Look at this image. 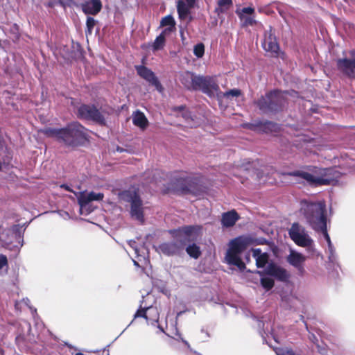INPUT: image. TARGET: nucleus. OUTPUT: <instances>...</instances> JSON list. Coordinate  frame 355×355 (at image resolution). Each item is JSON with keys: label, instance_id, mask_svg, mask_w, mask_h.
<instances>
[{"label": "nucleus", "instance_id": "nucleus-34", "mask_svg": "<svg viewBox=\"0 0 355 355\" xmlns=\"http://www.w3.org/2000/svg\"><path fill=\"white\" fill-rule=\"evenodd\" d=\"M275 351L277 355H295L292 350L288 349L276 348Z\"/></svg>", "mask_w": 355, "mask_h": 355}, {"label": "nucleus", "instance_id": "nucleus-37", "mask_svg": "<svg viewBox=\"0 0 355 355\" xmlns=\"http://www.w3.org/2000/svg\"><path fill=\"white\" fill-rule=\"evenodd\" d=\"M95 22L96 21H95L94 19L92 17H88L87 19L86 24H87V28L88 32L89 33H91L94 26H95Z\"/></svg>", "mask_w": 355, "mask_h": 355}, {"label": "nucleus", "instance_id": "nucleus-39", "mask_svg": "<svg viewBox=\"0 0 355 355\" xmlns=\"http://www.w3.org/2000/svg\"><path fill=\"white\" fill-rule=\"evenodd\" d=\"M176 335L178 336L177 340H180L182 343H184L187 347H189V345L187 340H185L183 338L181 337V335L178 331L176 332Z\"/></svg>", "mask_w": 355, "mask_h": 355}, {"label": "nucleus", "instance_id": "nucleus-18", "mask_svg": "<svg viewBox=\"0 0 355 355\" xmlns=\"http://www.w3.org/2000/svg\"><path fill=\"white\" fill-rule=\"evenodd\" d=\"M264 272L266 275L274 277L281 281H285L289 277V275L284 268L274 263H270Z\"/></svg>", "mask_w": 355, "mask_h": 355}, {"label": "nucleus", "instance_id": "nucleus-42", "mask_svg": "<svg viewBox=\"0 0 355 355\" xmlns=\"http://www.w3.org/2000/svg\"><path fill=\"white\" fill-rule=\"evenodd\" d=\"M202 334H205V336L202 338L203 339L209 337V335L207 332H204L203 331H202Z\"/></svg>", "mask_w": 355, "mask_h": 355}, {"label": "nucleus", "instance_id": "nucleus-45", "mask_svg": "<svg viewBox=\"0 0 355 355\" xmlns=\"http://www.w3.org/2000/svg\"><path fill=\"white\" fill-rule=\"evenodd\" d=\"M181 37H182V41L184 42L185 40V37H184L182 32H181Z\"/></svg>", "mask_w": 355, "mask_h": 355}, {"label": "nucleus", "instance_id": "nucleus-5", "mask_svg": "<svg viewBox=\"0 0 355 355\" xmlns=\"http://www.w3.org/2000/svg\"><path fill=\"white\" fill-rule=\"evenodd\" d=\"M253 243L248 236H239L229 243V249L225 255L226 262L229 265L236 266L240 270L245 268V263L241 260L240 254Z\"/></svg>", "mask_w": 355, "mask_h": 355}, {"label": "nucleus", "instance_id": "nucleus-4", "mask_svg": "<svg viewBox=\"0 0 355 355\" xmlns=\"http://www.w3.org/2000/svg\"><path fill=\"white\" fill-rule=\"evenodd\" d=\"M288 175L300 177L311 185L319 186L328 185L336 182L340 173L335 168H320L313 173L297 171L288 173Z\"/></svg>", "mask_w": 355, "mask_h": 355}, {"label": "nucleus", "instance_id": "nucleus-8", "mask_svg": "<svg viewBox=\"0 0 355 355\" xmlns=\"http://www.w3.org/2000/svg\"><path fill=\"white\" fill-rule=\"evenodd\" d=\"M288 92L275 91L258 101V106L263 111H275L284 105L287 99Z\"/></svg>", "mask_w": 355, "mask_h": 355}, {"label": "nucleus", "instance_id": "nucleus-19", "mask_svg": "<svg viewBox=\"0 0 355 355\" xmlns=\"http://www.w3.org/2000/svg\"><path fill=\"white\" fill-rule=\"evenodd\" d=\"M236 12L239 15L243 26H252L256 23L254 16V9L253 8H243L241 10H237Z\"/></svg>", "mask_w": 355, "mask_h": 355}, {"label": "nucleus", "instance_id": "nucleus-15", "mask_svg": "<svg viewBox=\"0 0 355 355\" xmlns=\"http://www.w3.org/2000/svg\"><path fill=\"white\" fill-rule=\"evenodd\" d=\"M306 259L304 255L293 250L290 251V254L287 257V261L297 270L300 275H303L305 272L304 263Z\"/></svg>", "mask_w": 355, "mask_h": 355}, {"label": "nucleus", "instance_id": "nucleus-9", "mask_svg": "<svg viewBox=\"0 0 355 355\" xmlns=\"http://www.w3.org/2000/svg\"><path fill=\"white\" fill-rule=\"evenodd\" d=\"M0 241L6 248L11 250L19 252L23 246L24 241L19 232L15 229H8L0 234Z\"/></svg>", "mask_w": 355, "mask_h": 355}, {"label": "nucleus", "instance_id": "nucleus-12", "mask_svg": "<svg viewBox=\"0 0 355 355\" xmlns=\"http://www.w3.org/2000/svg\"><path fill=\"white\" fill-rule=\"evenodd\" d=\"M198 89L209 96H219V86L214 77L200 76Z\"/></svg>", "mask_w": 355, "mask_h": 355}, {"label": "nucleus", "instance_id": "nucleus-13", "mask_svg": "<svg viewBox=\"0 0 355 355\" xmlns=\"http://www.w3.org/2000/svg\"><path fill=\"white\" fill-rule=\"evenodd\" d=\"M79 117L91 119L96 122L103 123L104 118L101 113L94 106L82 105L78 110Z\"/></svg>", "mask_w": 355, "mask_h": 355}, {"label": "nucleus", "instance_id": "nucleus-30", "mask_svg": "<svg viewBox=\"0 0 355 355\" xmlns=\"http://www.w3.org/2000/svg\"><path fill=\"white\" fill-rule=\"evenodd\" d=\"M161 26H168L166 29L167 30V33L171 32L174 28L175 21L172 16L168 15L164 17L161 21Z\"/></svg>", "mask_w": 355, "mask_h": 355}, {"label": "nucleus", "instance_id": "nucleus-26", "mask_svg": "<svg viewBox=\"0 0 355 355\" xmlns=\"http://www.w3.org/2000/svg\"><path fill=\"white\" fill-rule=\"evenodd\" d=\"M238 218L239 217L236 211H228L223 214L222 224L227 227H232L235 224Z\"/></svg>", "mask_w": 355, "mask_h": 355}, {"label": "nucleus", "instance_id": "nucleus-2", "mask_svg": "<svg viewBox=\"0 0 355 355\" xmlns=\"http://www.w3.org/2000/svg\"><path fill=\"white\" fill-rule=\"evenodd\" d=\"M200 226H186L174 232L177 242L165 243L158 248L159 252L171 255L177 253L187 241L196 240L200 234Z\"/></svg>", "mask_w": 355, "mask_h": 355}, {"label": "nucleus", "instance_id": "nucleus-16", "mask_svg": "<svg viewBox=\"0 0 355 355\" xmlns=\"http://www.w3.org/2000/svg\"><path fill=\"white\" fill-rule=\"evenodd\" d=\"M338 69L346 76L350 78H355V53L353 54V58L339 59L337 61Z\"/></svg>", "mask_w": 355, "mask_h": 355}, {"label": "nucleus", "instance_id": "nucleus-35", "mask_svg": "<svg viewBox=\"0 0 355 355\" xmlns=\"http://www.w3.org/2000/svg\"><path fill=\"white\" fill-rule=\"evenodd\" d=\"M241 94V92L239 89H231L229 92L223 94V96L226 98H230V96H239Z\"/></svg>", "mask_w": 355, "mask_h": 355}, {"label": "nucleus", "instance_id": "nucleus-46", "mask_svg": "<svg viewBox=\"0 0 355 355\" xmlns=\"http://www.w3.org/2000/svg\"><path fill=\"white\" fill-rule=\"evenodd\" d=\"M76 355H84V354L82 353H77Z\"/></svg>", "mask_w": 355, "mask_h": 355}, {"label": "nucleus", "instance_id": "nucleus-41", "mask_svg": "<svg viewBox=\"0 0 355 355\" xmlns=\"http://www.w3.org/2000/svg\"><path fill=\"white\" fill-rule=\"evenodd\" d=\"M189 6H194L196 0H185Z\"/></svg>", "mask_w": 355, "mask_h": 355}, {"label": "nucleus", "instance_id": "nucleus-29", "mask_svg": "<svg viewBox=\"0 0 355 355\" xmlns=\"http://www.w3.org/2000/svg\"><path fill=\"white\" fill-rule=\"evenodd\" d=\"M167 30L168 29H164L162 33L155 39L153 44V49L154 51L162 49L164 47L165 44V35L167 34Z\"/></svg>", "mask_w": 355, "mask_h": 355}, {"label": "nucleus", "instance_id": "nucleus-25", "mask_svg": "<svg viewBox=\"0 0 355 355\" xmlns=\"http://www.w3.org/2000/svg\"><path fill=\"white\" fill-rule=\"evenodd\" d=\"M132 122L136 126L141 129L146 128L148 125V120L146 116L140 111H137L133 113Z\"/></svg>", "mask_w": 355, "mask_h": 355}, {"label": "nucleus", "instance_id": "nucleus-43", "mask_svg": "<svg viewBox=\"0 0 355 355\" xmlns=\"http://www.w3.org/2000/svg\"><path fill=\"white\" fill-rule=\"evenodd\" d=\"M61 187L64 188L66 190L71 191L70 189L69 188V187L67 185H64V184L61 185Z\"/></svg>", "mask_w": 355, "mask_h": 355}, {"label": "nucleus", "instance_id": "nucleus-1", "mask_svg": "<svg viewBox=\"0 0 355 355\" xmlns=\"http://www.w3.org/2000/svg\"><path fill=\"white\" fill-rule=\"evenodd\" d=\"M325 208V204L322 201L313 202L303 200L301 202L300 212L312 229L322 234L328 248L331 249L333 245L327 230Z\"/></svg>", "mask_w": 355, "mask_h": 355}, {"label": "nucleus", "instance_id": "nucleus-31", "mask_svg": "<svg viewBox=\"0 0 355 355\" xmlns=\"http://www.w3.org/2000/svg\"><path fill=\"white\" fill-rule=\"evenodd\" d=\"M232 4V0H219L218 1V8L216 11L218 14L227 10Z\"/></svg>", "mask_w": 355, "mask_h": 355}, {"label": "nucleus", "instance_id": "nucleus-32", "mask_svg": "<svg viewBox=\"0 0 355 355\" xmlns=\"http://www.w3.org/2000/svg\"><path fill=\"white\" fill-rule=\"evenodd\" d=\"M187 252L194 259H197L200 255V248L196 244L189 245L187 249Z\"/></svg>", "mask_w": 355, "mask_h": 355}, {"label": "nucleus", "instance_id": "nucleus-6", "mask_svg": "<svg viewBox=\"0 0 355 355\" xmlns=\"http://www.w3.org/2000/svg\"><path fill=\"white\" fill-rule=\"evenodd\" d=\"M119 198L121 202L130 203L131 217L141 223H144L145 207L137 191L133 188L130 189L120 193Z\"/></svg>", "mask_w": 355, "mask_h": 355}, {"label": "nucleus", "instance_id": "nucleus-14", "mask_svg": "<svg viewBox=\"0 0 355 355\" xmlns=\"http://www.w3.org/2000/svg\"><path fill=\"white\" fill-rule=\"evenodd\" d=\"M136 69L137 73L142 78L148 82L149 84L154 86L158 92H162L163 91V87L160 84L159 80L150 69H148L144 66H137Z\"/></svg>", "mask_w": 355, "mask_h": 355}, {"label": "nucleus", "instance_id": "nucleus-40", "mask_svg": "<svg viewBox=\"0 0 355 355\" xmlns=\"http://www.w3.org/2000/svg\"><path fill=\"white\" fill-rule=\"evenodd\" d=\"M309 339L310 340H311L313 343H317L318 342V338L317 337L314 335V334H311L309 336Z\"/></svg>", "mask_w": 355, "mask_h": 355}, {"label": "nucleus", "instance_id": "nucleus-47", "mask_svg": "<svg viewBox=\"0 0 355 355\" xmlns=\"http://www.w3.org/2000/svg\"><path fill=\"white\" fill-rule=\"evenodd\" d=\"M246 259H247V261H249V259H250L249 257H246Z\"/></svg>", "mask_w": 355, "mask_h": 355}, {"label": "nucleus", "instance_id": "nucleus-44", "mask_svg": "<svg viewBox=\"0 0 355 355\" xmlns=\"http://www.w3.org/2000/svg\"><path fill=\"white\" fill-rule=\"evenodd\" d=\"M134 265L136 266H139V263L137 261L133 259Z\"/></svg>", "mask_w": 355, "mask_h": 355}, {"label": "nucleus", "instance_id": "nucleus-3", "mask_svg": "<svg viewBox=\"0 0 355 355\" xmlns=\"http://www.w3.org/2000/svg\"><path fill=\"white\" fill-rule=\"evenodd\" d=\"M44 132L69 146L82 143L87 137V130L78 123H73L64 129L46 128Z\"/></svg>", "mask_w": 355, "mask_h": 355}, {"label": "nucleus", "instance_id": "nucleus-7", "mask_svg": "<svg viewBox=\"0 0 355 355\" xmlns=\"http://www.w3.org/2000/svg\"><path fill=\"white\" fill-rule=\"evenodd\" d=\"M288 233L296 245L307 248L309 252L313 251V241L302 225L297 223H293Z\"/></svg>", "mask_w": 355, "mask_h": 355}, {"label": "nucleus", "instance_id": "nucleus-20", "mask_svg": "<svg viewBox=\"0 0 355 355\" xmlns=\"http://www.w3.org/2000/svg\"><path fill=\"white\" fill-rule=\"evenodd\" d=\"M262 46L263 49L269 53H277L279 50V46L277 43L276 38L271 32H266L264 35V39L262 42Z\"/></svg>", "mask_w": 355, "mask_h": 355}, {"label": "nucleus", "instance_id": "nucleus-17", "mask_svg": "<svg viewBox=\"0 0 355 355\" xmlns=\"http://www.w3.org/2000/svg\"><path fill=\"white\" fill-rule=\"evenodd\" d=\"M200 76L190 71H184L181 73L180 80L188 89L197 90Z\"/></svg>", "mask_w": 355, "mask_h": 355}, {"label": "nucleus", "instance_id": "nucleus-27", "mask_svg": "<svg viewBox=\"0 0 355 355\" xmlns=\"http://www.w3.org/2000/svg\"><path fill=\"white\" fill-rule=\"evenodd\" d=\"M193 6H189V4L182 0H178L177 4L178 12L179 17L182 19L187 18L189 14V10Z\"/></svg>", "mask_w": 355, "mask_h": 355}, {"label": "nucleus", "instance_id": "nucleus-10", "mask_svg": "<svg viewBox=\"0 0 355 355\" xmlns=\"http://www.w3.org/2000/svg\"><path fill=\"white\" fill-rule=\"evenodd\" d=\"M78 198V202L80 205V214H88L93 209L91 208L90 202L92 201H100L103 198V194L102 193L95 192H79L76 193Z\"/></svg>", "mask_w": 355, "mask_h": 355}, {"label": "nucleus", "instance_id": "nucleus-33", "mask_svg": "<svg viewBox=\"0 0 355 355\" xmlns=\"http://www.w3.org/2000/svg\"><path fill=\"white\" fill-rule=\"evenodd\" d=\"M205 53V46L202 43H199L194 46L193 53L197 58H202Z\"/></svg>", "mask_w": 355, "mask_h": 355}, {"label": "nucleus", "instance_id": "nucleus-23", "mask_svg": "<svg viewBox=\"0 0 355 355\" xmlns=\"http://www.w3.org/2000/svg\"><path fill=\"white\" fill-rule=\"evenodd\" d=\"M82 8L85 14L96 15L101 9V3L99 0H89L82 4Z\"/></svg>", "mask_w": 355, "mask_h": 355}, {"label": "nucleus", "instance_id": "nucleus-24", "mask_svg": "<svg viewBox=\"0 0 355 355\" xmlns=\"http://www.w3.org/2000/svg\"><path fill=\"white\" fill-rule=\"evenodd\" d=\"M252 256L256 260L257 268H263L268 261V254L259 248L252 249Z\"/></svg>", "mask_w": 355, "mask_h": 355}, {"label": "nucleus", "instance_id": "nucleus-11", "mask_svg": "<svg viewBox=\"0 0 355 355\" xmlns=\"http://www.w3.org/2000/svg\"><path fill=\"white\" fill-rule=\"evenodd\" d=\"M144 318L148 324L156 326L161 331L164 332L163 328L160 325H157L159 318V313L157 307L152 306H143V302L140 305L139 309L136 312L135 318Z\"/></svg>", "mask_w": 355, "mask_h": 355}, {"label": "nucleus", "instance_id": "nucleus-28", "mask_svg": "<svg viewBox=\"0 0 355 355\" xmlns=\"http://www.w3.org/2000/svg\"><path fill=\"white\" fill-rule=\"evenodd\" d=\"M261 276V286L267 291L271 289L274 286V280L269 277L264 276L265 272L261 271H257Z\"/></svg>", "mask_w": 355, "mask_h": 355}, {"label": "nucleus", "instance_id": "nucleus-36", "mask_svg": "<svg viewBox=\"0 0 355 355\" xmlns=\"http://www.w3.org/2000/svg\"><path fill=\"white\" fill-rule=\"evenodd\" d=\"M329 252V260L331 263H335L336 261L337 257L335 252V249L334 246H331V249L328 248Z\"/></svg>", "mask_w": 355, "mask_h": 355}, {"label": "nucleus", "instance_id": "nucleus-21", "mask_svg": "<svg viewBox=\"0 0 355 355\" xmlns=\"http://www.w3.org/2000/svg\"><path fill=\"white\" fill-rule=\"evenodd\" d=\"M128 244L134 250L139 261L148 262V250L144 244L139 248L136 241L133 240L129 241Z\"/></svg>", "mask_w": 355, "mask_h": 355}, {"label": "nucleus", "instance_id": "nucleus-22", "mask_svg": "<svg viewBox=\"0 0 355 355\" xmlns=\"http://www.w3.org/2000/svg\"><path fill=\"white\" fill-rule=\"evenodd\" d=\"M174 112H176L177 116H181L185 120L188 126L192 128L199 124V123L193 118L191 112L184 107L181 106L175 107Z\"/></svg>", "mask_w": 355, "mask_h": 355}, {"label": "nucleus", "instance_id": "nucleus-38", "mask_svg": "<svg viewBox=\"0 0 355 355\" xmlns=\"http://www.w3.org/2000/svg\"><path fill=\"white\" fill-rule=\"evenodd\" d=\"M7 264V258L3 254H0V269L3 268Z\"/></svg>", "mask_w": 355, "mask_h": 355}]
</instances>
